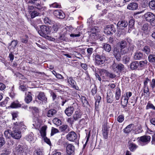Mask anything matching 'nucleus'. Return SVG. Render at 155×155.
I'll use <instances>...</instances> for the list:
<instances>
[{"label":"nucleus","mask_w":155,"mask_h":155,"mask_svg":"<svg viewBox=\"0 0 155 155\" xmlns=\"http://www.w3.org/2000/svg\"><path fill=\"white\" fill-rule=\"evenodd\" d=\"M26 129L23 122L18 121L14 122L12 130L11 132V136L13 138L15 139H19L21 137V132L20 130L24 131Z\"/></svg>","instance_id":"obj_1"},{"label":"nucleus","mask_w":155,"mask_h":155,"mask_svg":"<svg viewBox=\"0 0 155 155\" xmlns=\"http://www.w3.org/2000/svg\"><path fill=\"white\" fill-rule=\"evenodd\" d=\"M109 59V58L107 57L104 54H102L101 55L96 54L95 56V63L97 65L102 64Z\"/></svg>","instance_id":"obj_2"},{"label":"nucleus","mask_w":155,"mask_h":155,"mask_svg":"<svg viewBox=\"0 0 155 155\" xmlns=\"http://www.w3.org/2000/svg\"><path fill=\"white\" fill-rule=\"evenodd\" d=\"M38 32L41 36L47 38L49 37L48 35L50 33L49 28L45 25L41 26Z\"/></svg>","instance_id":"obj_3"},{"label":"nucleus","mask_w":155,"mask_h":155,"mask_svg":"<svg viewBox=\"0 0 155 155\" xmlns=\"http://www.w3.org/2000/svg\"><path fill=\"white\" fill-rule=\"evenodd\" d=\"M110 68L117 73H121L124 69V65L122 64H117L114 62L110 66Z\"/></svg>","instance_id":"obj_4"},{"label":"nucleus","mask_w":155,"mask_h":155,"mask_svg":"<svg viewBox=\"0 0 155 155\" xmlns=\"http://www.w3.org/2000/svg\"><path fill=\"white\" fill-rule=\"evenodd\" d=\"M66 139L69 141L79 143V138L77 134L73 131L69 132L66 136Z\"/></svg>","instance_id":"obj_5"},{"label":"nucleus","mask_w":155,"mask_h":155,"mask_svg":"<svg viewBox=\"0 0 155 155\" xmlns=\"http://www.w3.org/2000/svg\"><path fill=\"white\" fill-rule=\"evenodd\" d=\"M118 45L120 48V52L122 54H126L128 52V50L126 48L127 44L126 41L125 40H123L120 41L118 43Z\"/></svg>","instance_id":"obj_6"},{"label":"nucleus","mask_w":155,"mask_h":155,"mask_svg":"<svg viewBox=\"0 0 155 155\" xmlns=\"http://www.w3.org/2000/svg\"><path fill=\"white\" fill-rule=\"evenodd\" d=\"M37 98L42 104H45L47 102V98L43 92H39L37 96Z\"/></svg>","instance_id":"obj_7"},{"label":"nucleus","mask_w":155,"mask_h":155,"mask_svg":"<svg viewBox=\"0 0 155 155\" xmlns=\"http://www.w3.org/2000/svg\"><path fill=\"white\" fill-rule=\"evenodd\" d=\"M144 16L146 20L149 21L150 23L155 21V16L151 12H147L144 15Z\"/></svg>","instance_id":"obj_8"},{"label":"nucleus","mask_w":155,"mask_h":155,"mask_svg":"<svg viewBox=\"0 0 155 155\" xmlns=\"http://www.w3.org/2000/svg\"><path fill=\"white\" fill-rule=\"evenodd\" d=\"M104 31L107 35L113 34L115 33V30L113 25H108L106 27Z\"/></svg>","instance_id":"obj_9"},{"label":"nucleus","mask_w":155,"mask_h":155,"mask_svg":"<svg viewBox=\"0 0 155 155\" xmlns=\"http://www.w3.org/2000/svg\"><path fill=\"white\" fill-rule=\"evenodd\" d=\"M67 79L68 83L71 85L72 87L76 90H78L79 87L77 85L76 81L73 79L72 77H67Z\"/></svg>","instance_id":"obj_10"},{"label":"nucleus","mask_w":155,"mask_h":155,"mask_svg":"<svg viewBox=\"0 0 155 155\" xmlns=\"http://www.w3.org/2000/svg\"><path fill=\"white\" fill-rule=\"evenodd\" d=\"M65 144L67 145L66 148L67 153L68 155H71L73 154L74 151V147L71 144H67V143Z\"/></svg>","instance_id":"obj_11"},{"label":"nucleus","mask_w":155,"mask_h":155,"mask_svg":"<svg viewBox=\"0 0 155 155\" xmlns=\"http://www.w3.org/2000/svg\"><path fill=\"white\" fill-rule=\"evenodd\" d=\"M128 23L125 20L119 21L117 25V28L119 29H123L126 27L128 25Z\"/></svg>","instance_id":"obj_12"},{"label":"nucleus","mask_w":155,"mask_h":155,"mask_svg":"<svg viewBox=\"0 0 155 155\" xmlns=\"http://www.w3.org/2000/svg\"><path fill=\"white\" fill-rule=\"evenodd\" d=\"M53 14L57 17L60 19H63L65 17L64 13L61 10H55Z\"/></svg>","instance_id":"obj_13"},{"label":"nucleus","mask_w":155,"mask_h":155,"mask_svg":"<svg viewBox=\"0 0 155 155\" xmlns=\"http://www.w3.org/2000/svg\"><path fill=\"white\" fill-rule=\"evenodd\" d=\"M139 70H141L146 68L147 66V61L145 60L140 61H138Z\"/></svg>","instance_id":"obj_14"},{"label":"nucleus","mask_w":155,"mask_h":155,"mask_svg":"<svg viewBox=\"0 0 155 155\" xmlns=\"http://www.w3.org/2000/svg\"><path fill=\"white\" fill-rule=\"evenodd\" d=\"M114 55L118 61H120L121 59V54L119 49L115 48L114 49Z\"/></svg>","instance_id":"obj_15"},{"label":"nucleus","mask_w":155,"mask_h":155,"mask_svg":"<svg viewBox=\"0 0 155 155\" xmlns=\"http://www.w3.org/2000/svg\"><path fill=\"white\" fill-rule=\"evenodd\" d=\"M60 27V24L55 23L53 24V25L50 27V32L55 33L57 32Z\"/></svg>","instance_id":"obj_16"},{"label":"nucleus","mask_w":155,"mask_h":155,"mask_svg":"<svg viewBox=\"0 0 155 155\" xmlns=\"http://www.w3.org/2000/svg\"><path fill=\"white\" fill-rule=\"evenodd\" d=\"M151 137L149 136H144L140 137L139 140L145 144H147L150 141Z\"/></svg>","instance_id":"obj_17"},{"label":"nucleus","mask_w":155,"mask_h":155,"mask_svg":"<svg viewBox=\"0 0 155 155\" xmlns=\"http://www.w3.org/2000/svg\"><path fill=\"white\" fill-rule=\"evenodd\" d=\"M25 94L26 96L25 97V101L28 104L32 101V94L29 91L28 93L26 92Z\"/></svg>","instance_id":"obj_18"},{"label":"nucleus","mask_w":155,"mask_h":155,"mask_svg":"<svg viewBox=\"0 0 155 155\" xmlns=\"http://www.w3.org/2000/svg\"><path fill=\"white\" fill-rule=\"evenodd\" d=\"M82 115L83 113L81 112L79 110H77L75 111L73 115V117L74 120L75 121H77L81 118Z\"/></svg>","instance_id":"obj_19"},{"label":"nucleus","mask_w":155,"mask_h":155,"mask_svg":"<svg viewBox=\"0 0 155 155\" xmlns=\"http://www.w3.org/2000/svg\"><path fill=\"white\" fill-rule=\"evenodd\" d=\"M138 61H136L132 62L130 65V68L132 70H139Z\"/></svg>","instance_id":"obj_20"},{"label":"nucleus","mask_w":155,"mask_h":155,"mask_svg":"<svg viewBox=\"0 0 155 155\" xmlns=\"http://www.w3.org/2000/svg\"><path fill=\"white\" fill-rule=\"evenodd\" d=\"M101 71L104 73L105 76L108 78L113 79L116 77V75L115 74L110 72L106 70L102 69Z\"/></svg>","instance_id":"obj_21"},{"label":"nucleus","mask_w":155,"mask_h":155,"mask_svg":"<svg viewBox=\"0 0 155 155\" xmlns=\"http://www.w3.org/2000/svg\"><path fill=\"white\" fill-rule=\"evenodd\" d=\"M74 110V108L73 107L70 106L65 110V113L68 116H70L73 113Z\"/></svg>","instance_id":"obj_22"},{"label":"nucleus","mask_w":155,"mask_h":155,"mask_svg":"<svg viewBox=\"0 0 155 155\" xmlns=\"http://www.w3.org/2000/svg\"><path fill=\"white\" fill-rule=\"evenodd\" d=\"M138 7V5L137 3L132 2L128 5L127 8L130 10H134L137 9Z\"/></svg>","instance_id":"obj_23"},{"label":"nucleus","mask_w":155,"mask_h":155,"mask_svg":"<svg viewBox=\"0 0 155 155\" xmlns=\"http://www.w3.org/2000/svg\"><path fill=\"white\" fill-rule=\"evenodd\" d=\"M143 53L140 51L135 52L134 55V58L135 60H140L143 58Z\"/></svg>","instance_id":"obj_24"},{"label":"nucleus","mask_w":155,"mask_h":155,"mask_svg":"<svg viewBox=\"0 0 155 155\" xmlns=\"http://www.w3.org/2000/svg\"><path fill=\"white\" fill-rule=\"evenodd\" d=\"M107 102L109 103H111L113 101V94L111 91L107 93Z\"/></svg>","instance_id":"obj_25"},{"label":"nucleus","mask_w":155,"mask_h":155,"mask_svg":"<svg viewBox=\"0 0 155 155\" xmlns=\"http://www.w3.org/2000/svg\"><path fill=\"white\" fill-rule=\"evenodd\" d=\"M121 91L119 87H117L115 93V98L117 101L119 100L121 97Z\"/></svg>","instance_id":"obj_26"},{"label":"nucleus","mask_w":155,"mask_h":155,"mask_svg":"<svg viewBox=\"0 0 155 155\" xmlns=\"http://www.w3.org/2000/svg\"><path fill=\"white\" fill-rule=\"evenodd\" d=\"M18 44V42L16 40H13L12 41L11 43L9 44V46H11L9 48L8 47L9 50H14L16 48V46Z\"/></svg>","instance_id":"obj_27"},{"label":"nucleus","mask_w":155,"mask_h":155,"mask_svg":"<svg viewBox=\"0 0 155 155\" xmlns=\"http://www.w3.org/2000/svg\"><path fill=\"white\" fill-rule=\"evenodd\" d=\"M128 147L129 150L132 152L134 151L138 147L137 145L133 143H129Z\"/></svg>","instance_id":"obj_28"},{"label":"nucleus","mask_w":155,"mask_h":155,"mask_svg":"<svg viewBox=\"0 0 155 155\" xmlns=\"http://www.w3.org/2000/svg\"><path fill=\"white\" fill-rule=\"evenodd\" d=\"M140 49L142 51L147 55L149 54L150 53L151 50L150 47L149 46H145L143 48H141Z\"/></svg>","instance_id":"obj_29"},{"label":"nucleus","mask_w":155,"mask_h":155,"mask_svg":"<svg viewBox=\"0 0 155 155\" xmlns=\"http://www.w3.org/2000/svg\"><path fill=\"white\" fill-rule=\"evenodd\" d=\"M57 113L56 111L54 109H51L48 111L47 115L48 117H51L55 115Z\"/></svg>","instance_id":"obj_30"},{"label":"nucleus","mask_w":155,"mask_h":155,"mask_svg":"<svg viewBox=\"0 0 155 155\" xmlns=\"http://www.w3.org/2000/svg\"><path fill=\"white\" fill-rule=\"evenodd\" d=\"M103 48L104 50L108 52L111 50V46L109 44L107 43H104L103 44Z\"/></svg>","instance_id":"obj_31"},{"label":"nucleus","mask_w":155,"mask_h":155,"mask_svg":"<svg viewBox=\"0 0 155 155\" xmlns=\"http://www.w3.org/2000/svg\"><path fill=\"white\" fill-rule=\"evenodd\" d=\"M60 130L62 132L68 133L69 131V127L67 125H63L61 126L60 127Z\"/></svg>","instance_id":"obj_32"},{"label":"nucleus","mask_w":155,"mask_h":155,"mask_svg":"<svg viewBox=\"0 0 155 155\" xmlns=\"http://www.w3.org/2000/svg\"><path fill=\"white\" fill-rule=\"evenodd\" d=\"M84 118H82L78 122V125L79 127L83 128L87 124Z\"/></svg>","instance_id":"obj_33"},{"label":"nucleus","mask_w":155,"mask_h":155,"mask_svg":"<svg viewBox=\"0 0 155 155\" xmlns=\"http://www.w3.org/2000/svg\"><path fill=\"white\" fill-rule=\"evenodd\" d=\"M47 128L46 126H43L41 128L40 133L42 137H45L46 136V131Z\"/></svg>","instance_id":"obj_34"},{"label":"nucleus","mask_w":155,"mask_h":155,"mask_svg":"<svg viewBox=\"0 0 155 155\" xmlns=\"http://www.w3.org/2000/svg\"><path fill=\"white\" fill-rule=\"evenodd\" d=\"M134 20L132 18V17L129 21V23L128 25L129 30L133 29L134 28Z\"/></svg>","instance_id":"obj_35"},{"label":"nucleus","mask_w":155,"mask_h":155,"mask_svg":"<svg viewBox=\"0 0 155 155\" xmlns=\"http://www.w3.org/2000/svg\"><path fill=\"white\" fill-rule=\"evenodd\" d=\"M116 5L118 6H121L125 3L124 0H115Z\"/></svg>","instance_id":"obj_36"},{"label":"nucleus","mask_w":155,"mask_h":155,"mask_svg":"<svg viewBox=\"0 0 155 155\" xmlns=\"http://www.w3.org/2000/svg\"><path fill=\"white\" fill-rule=\"evenodd\" d=\"M133 125L132 124H130L127 126L124 129V132L125 133H128L131 132L133 129L131 127Z\"/></svg>","instance_id":"obj_37"},{"label":"nucleus","mask_w":155,"mask_h":155,"mask_svg":"<svg viewBox=\"0 0 155 155\" xmlns=\"http://www.w3.org/2000/svg\"><path fill=\"white\" fill-rule=\"evenodd\" d=\"M21 104L17 102H13L10 105V107L12 108H17L21 107Z\"/></svg>","instance_id":"obj_38"},{"label":"nucleus","mask_w":155,"mask_h":155,"mask_svg":"<svg viewBox=\"0 0 155 155\" xmlns=\"http://www.w3.org/2000/svg\"><path fill=\"white\" fill-rule=\"evenodd\" d=\"M101 99V97L100 96H98L95 102V108L97 111L98 110L99 105Z\"/></svg>","instance_id":"obj_39"},{"label":"nucleus","mask_w":155,"mask_h":155,"mask_svg":"<svg viewBox=\"0 0 155 155\" xmlns=\"http://www.w3.org/2000/svg\"><path fill=\"white\" fill-rule=\"evenodd\" d=\"M29 108L31 109V110L34 114H38L39 113L38 109L36 107H29Z\"/></svg>","instance_id":"obj_40"},{"label":"nucleus","mask_w":155,"mask_h":155,"mask_svg":"<svg viewBox=\"0 0 155 155\" xmlns=\"http://www.w3.org/2000/svg\"><path fill=\"white\" fill-rule=\"evenodd\" d=\"M50 8H61V4L59 3L54 2L49 5Z\"/></svg>","instance_id":"obj_41"},{"label":"nucleus","mask_w":155,"mask_h":155,"mask_svg":"<svg viewBox=\"0 0 155 155\" xmlns=\"http://www.w3.org/2000/svg\"><path fill=\"white\" fill-rule=\"evenodd\" d=\"M148 59L150 62H154L155 61V55L150 54L148 57Z\"/></svg>","instance_id":"obj_42"},{"label":"nucleus","mask_w":155,"mask_h":155,"mask_svg":"<svg viewBox=\"0 0 155 155\" xmlns=\"http://www.w3.org/2000/svg\"><path fill=\"white\" fill-rule=\"evenodd\" d=\"M26 139L28 141H32L33 139V134L32 133H31L29 135L26 137Z\"/></svg>","instance_id":"obj_43"},{"label":"nucleus","mask_w":155,"mask_h":155,"mask_svg":"<svg viewBox=\"0 0 155 155\" xmlns=\"http://www.w3.org/2000/svg\"><path fill=\"white\" fill-rule=\"evenodd\" d=\"M15 150L16 151L21 153L24 152L23 149L21 145H18L15 148Z\"/></svg>","instance_id":"obj_44"},{"label":"nucleus","mask_w":155,"mask_h":155,"mask_svg":"<svg viewBox=\"0 0 155 155\" xmlns=\"http://www.w3.org/2000/svg\"><path fill=\"white\" fill-rule=\"evenodd\" d=\"M11 131L7 130H5L4 133V135L6 138H9L11 136Z\"/></svg>","instance_id":"obj_45"},{"label":"nucleus","mask_w":155,"mask_h":155,"mask_svg":"<svg viewBox=\"0 0 155 155\" xmlns=\"http://www.w3.org/2000/svg\"><path fill=\"white\" fill-rule=\"evenodd\" d=\"M53 121L54 123L57 125H59L61 124V120L57 118H54L53 120Z\"/></svg>","instance_id":"obj_46"},{"label":"nucleus","mask_w":155,"mask_h":155,"mask_svg":"<svg viewBox=\"0 0 155 155\" xmlns=\"http://www.w3.org/2000/svg\"><path fill=\"white\" fill-rule=\"evenodd\" d=\"M97 27L94 26V27L92 28L91 29V32L92 34H94L95 35H97L98 33V29Z\"/></svg>","instance_id":"obj_47"},{"label":"nucleus","mask_w":155,"mask_h":155,"mask_svg":"<svg viewBox=\"0 0 155 155\" xmlns=\"http://www.w3.org/2000/svg\"><path fill=\"white\" fill-rule=\"evenodd\" d=\"M40 13L37 11L34 10L31 14V17L32 18H34L35 17L39 15Z\"/></svg>","instance_id":"obj_48"},{"label":"nucleus","mask_w":155,"mask_h":155,"mask_svg":"<svg viewBox=\"0 0 155 155\" xmlns=\"http://www.w3.org/2000/svg\"><path fill=\"white\" fill-rule=\"evenodd\" d=\"M128 100L129 99H127V98L125 97L124 99V101L122 103V101H121V102L122 107L123 108H124L126 106H127V104L128 102Z\"/></svg>","instance_id":"obj_49"},{"label":"nucleus","mask_w":155,"mask_h":155,"mask_svg":"<svg viewBox=\"0 0 155 155\" xmlns=\"http://www.w3.org/2000/svg\"><path fill=\"white\" fill-rule=\"evenodd\" d=\"M124 120V116L123 115H119L117 118V120L119 123H122Z\"/></svg>","instance_id":"obj_50"},{"label":"nucleus","mask_w":155,"mask_h":155,"mask_svg":"<svg viewBox=\"0 0 155 155\" xmlns=\"http://www.w3.org/2000/svg\"><path fill=\"white\" fill-rule=\"evenodd\" d=\"M150 108L155 110V106L152 104L148 102L146 107V109L148 110Z\"/></svg>","instance_id":"obj_51"},{"label":"nucleus","mask_w":155,"mask_h":155,"mask_svg":"<svg viewBox=\"0 0 155 155\" xmlns=\"http://www.w3.org/2000/svg\"><path fill=\"white\" fill-rule=\"evenodd\" d=\"M130 58L128 56L126 55L123 57V61L124 63L125 64L128 63L130 61Z\"/></svg>","instance_id":"obj_52"},{"label":"nucleus","mask_w":155,"mask_h":155,"mask_svg":"<svg viewBox=\"0 0 155 155\" xmlns=\"http://www.w3.org/2000/svg\"><path fill=\"white\" fill-rule=\"evenodd\" d=\"M149 7L152 9H155V1H151L149 3Z\"/></svg>","instance_id":"obj_53"},{"label":"nucleus","mask_w":155,"mask_h":155,"mask_svg":"<svg viewBox=\"0 0 155 155\" xmlns=\"http://www.w3.org/2000/svg\"><path fill=\"white\" fill-rule=\"evenodd\" d=\"M13 117V120H15L16 121H20V120H18V118H17V117H18V113L17 112H14L12 113V114Z\"/></svg>","instance_id":"obj_54"},{"label":"nucleus","mask_w":155,"mask_h":155,"mask_svg":"<svg viewBox=\"0 0 155 155\" xmlns=\"http://www.w3.org/2000/svg\"><path fill=\"white\" fill-rule=\"evenodd\" d=\"M81 99L83 104L85 105L88 104V102L86 97L84 96H81Z\"/></svg>","instance_id":"obj_55"},{"label":"nucleus","mask_w":155,"mask_h":155,"mask_svg":"<svg viewBox=\"0 0 155 155\" xmlns=\"http://www.w3.org/2000/svg\"><path fill=\"white\" fill-rule=\"evenodd\" d=\"M35 152L36 153L35 155H43V152L41 149H38L36 150Z\"/></svg>","instance_id":"obj_56"},{"label":"nucleus","mask_w":155,"mask_h":155,"mask_svg":"<svg viewBox=\"0 0 155 155\" xmlns=\"http://www.w3.org/2000/svg\"><path fill=\"white\" fill-rule=\"evenodd\" d=\"M25 38H21V40L22 43L26 44L28 42V37L27 35H25Z\"/></svg>","instance_id":"obj_57"},{"label":"nucleus","mask_w":155,"mask_h":155,"mask_svg":"<svg viewBox=\"0 0 155 155\" xmlns=\"http://www.w3.org/2000/svg\"><path fill=\"white\" fill-rule=\"evenodd\" d=\"M5 141L4 138L0 137V147H2L5 143Z\"/></svg>","instance_id":"obj_58"},{"label":"nucleus","mask_w":155,"mask_h":155,"mask_svg":"<svg viewBox=\"0 0 155 155\" xmlns=\"http://www.w3.org/2000/svg\"><path fill=\"white\" fill-rule=\"evenodd\" d=\"M36 8L40 11H43L45 10L46 8L40 5L39 4H37L36 5Z\"/></svg>","instance_id":"obj_59"},{"label":"nucleus","mask_w":155,"mask_h":155,"mask_svg":"<svg viewBox=\"0 0 155 155\" xmlns=\"http://www.w3.org/2000/svg\"><path fill=\"white\" fill-rule=\"evenodd\" d=\"M58 132L59 131L58 129L52 127L51 129V135L52 136L54 134Z\"/></svg>","instance_id":"obj_60"},{"label":"nucleus","mask_w":155,"mask_h":155,"mask_svg":"<svg viewBox=\"0 0 155 155\" xmlns=\"http://www.w3.org/2000/svg\"><path fill=\"white\" fill-rule=\"evenodd\" d=\"M75 121V120H74V118L73 117L72 118H69L67 120L68 122L71 125L73 124Z\"/></svg>","instance_id":"obj_61"},{"label":"nucleus","mask_w":155,"mask_h":155,"mask_svg":"<svg viewBox=\"0 0 155 155\" xmlns=\"http://www.w3.org/2000/svg\"><path fill=\"white\" fill-rule=\"evenodd\" d=\"M103 135L104 138L106 139L108 137V132L107 130L104 129L103 133Z\"/></svg>","instance_id":"obj_62"},{"label":"nucleus","mask_w":155,"mask_h":155,"mask_svg":"<svg viewBox=\"0 0 155 155\" xmlns=\"http://www.w3.org/2000/svg\"><path fill=\"white\" fill-rule=\"evenodd\" d=\"M19 89L22 91H25L27 90V87L24 85H21L19 86Z\"/></svg>","instance_id":"obj_63"},{"label":"nucleus","mask_w":155,"mask_h":155,"mask_svg":"<svg viewBox=\"0 0 155 155\" xmlns=\"http://www.w3.org/2000/svg\"><path fill=\"white\" fill-rule=\"evenodd\" d=\"M150 86L152 89H154L155 87V79H153L150 82Z\"/></svg>","instance_id":"obj_64"}]
</instances>
